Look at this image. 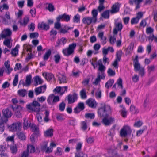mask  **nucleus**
I'll return each instance as SVG.
<instances>
[{"mask_svg":"<svg viewBox=\"0 0 157 157\" xmlns=\"http://www.w3.org/2000/svg\"><path fill=\"white\" fill-rule=\"evenodd\" d=\"M18 75H15L14 78L13 84L14 86H16L18 83Z\"/></svg>","mask_w":157,"mask_h":157,"instance_id":"56","label":"nucleus"},{"mask_svg":"<svg viewBox=\"0 0 157 157\" xmlns=\"http://www.w3.org/2000/svg\"><path fill=\"white\" fill-rule=\"evenodd\" d=\"M40 104L37 101H34L32 103L27 105V108L30 111L36 113L40 112Z\"/></svg>","mask_w":157,"mask_h":157,"instance_id":"3","label":"nucleus"},{"mask_svg":"<svg viewBox=\"0 0 157 157\" xmlns=\"http://www.w3.org/2000/svg\"><path fill=\"white\" fill-rule=\"evenodd\" d=\"M32 79V76L31 75H27L26 78L25 86H29L31 83V80Z\"/></svg>","mask_w":157,"mask_h":157,"instance_id":"30","label":"nucleus"},{"mask_svg":"<svg viewBox=\"0 0 157 157\" xmlns=\"http://www.w3.org/2000/svg\"><path fill=\"white\" fill-rule=\"evenodd\" d=\"M133 63L135 71H139V74L142 76L144 75V68L140 66L139 62L138 56L137 55L135 56V59H133Z\"/></svg>","mask_w":157,"mask_h":157,"instance_id":"2","label":"nucleus"},{"mask_svg":"<svg viewBox=\"0 0 157 157\" xmlns=\"http://www.w3.org/2000/svg\"><path fill=\"white\" fill-rule=\"evenodd\" d=\"M67 40L65 37H63L60 39H59L56 41V47H59L61 45H64L66 43Z\"/></svg>","mask_w":157,"mask_h":157,"instance_id":"19","label":"nucleus"},{"mask_svg":"<svg viewBox=\"0 0 157 157\" xmlns=\"http://www.w3.org/2000/svg\"><path fill=\"white\" fill-rule=\"evenodd\" d=\"M122 109L121 110V114L122 116L124 117H125L127 116V112L126 109L123 105L121 106Z\"/></svg>","mask_w":157,"mask_h":157,"instance_id":"47","label":"nucleus"},{"mask_svg":"<svg viewBox=\"0 0 157 157\" xmlns=\"http://www.w3.org/2000/svg\"><path fill=\"white\" fill-rule=\"evenodd\" d=\"M59 79L60 81V83L67 82L66 77L64 75H60L59 76Z\"/></svg>","mask_w":157,"mask_h":157,"instance_id":"33","label":"nucleus"},{"mask_svg":"<svg viewBox=\"0 0 157 157\" xmlns=\"http://www.w3.org/2000/svg\"><path fill=\"white\" fill-rule=\"evenodd\" d=\"M108 75L110 76H114L115 75V72L111 68H109L107 71Z\"/></svg>","mask_w":157,"mask_h":157,"instance_id":"55","label":"nucleus"},{"mask_svg":"<svg viewBox=\"0 0 157 157\" xmlns=\"http://www.w3.org/2000/svg\"><path fill=\"white\" fill-rule=\"evenodd\" d=\"M80 95L82 99H85L86 98V90L84 88L80 92Z\"/></svg>","mask_w":157,"mask_h":157,"instance_id":"39","label":"nucleus"},{"mask_svg":"<svg viewBox=\"0 0 157 157\" xmlns=\"http://www.w3.org/2000/svg\"><path fill=\"white\" fill-rule=\"evenodd\" d=\"M94 19L92 17H84L82 19L83 23L87 25H90L92 22L95 23L96 22L94 21Z\"/></svg>","mask_w":157,"mask_h":157,"instance_id":"15","label":"nucleus"},{"mask_svg":"<svg viewBox=\"0 0 157 157\" xmlns=\"http://www.w3.org/2000/svg\"><path fill=\"white\" fill-rule=\"evenodd\" d=\"M77 107L81 111L83 110L85 108L84 103L81 102L78 104Z\"/></svg>","mask_w":157,"mask_h":157,"instance_id":"64","label":"nucleus"},{"mask_svg":"<svg viewBox=\"0 0 157 157\" xmlns=\"http://www.w3.org/2000/svg\"><path fill=\"white\" fill-rule=\"evenodd\" d=\"M6 122H4L3 121H0V133H2L4 129V124Z\"/></svg>","mask_w":157,"mask_h":157,"instance_id":"49","label":"nucleus"},{"mask_svg":"<svg viewBox=\"0 0 157 157\" xmlns=\"http://www.w3.org/2000/svg\"><path fill=\"white\" fill-rule=\"evenodd\" d=\"M148 40L149 42H152L154 40V41L157 42V36H155L153 34H151L148 37Z\"/></svg>","mask_w":157,"mask_h":157,"instance_id":"31","label":"nucleus"},{"mask_svg":"<svg viewBox=\"0 0 157 157\" xmlns=\"http://www.w3.org/2000/svg\"><path fill=\"white\" fill-rule=\"evenodd\" d=\"M72 29V28L65 25L60 29L59 33L61 34H65L69 33L68 30Z\"/></svg>","mask_w":157,"mask_h":157,"instance_id":"16","label":"nucleus"},{"mask_svg":"<svg viewBox=\"0 0 157 157\" xmlns=\"http://www.w3.org/2000/svg\"><path fill=\"white\" fill-rule=\"evenodd\" d=\"M61 21H64L66 22L69 21L70 20V16L64 13L63 15H59L57 17Z\"/></svg>","mask_w":157,"mask_h":157,"instance_id":"17","label":"nucleus"},{"mask_svg":"<svg viewBox=\"0 0 157 157\" xmlns=\"http://www.w3.org/2000/svg\"><path fill=\"white\" fill-rule=\"evenodd\" d=\"M38 28L40 29H42L44 30H47L49 29L50 27L49 25L46 24L43 22L38 24Z\"/></svg>","mask_w":157,"mask_h":157,"instance_id":"20","label":"nucleus"},{"mask_svg":"<svg viewBox=\"0 0 157 157\" xmlns=\"http://www.w3.org/2000/svg\"><path fill=\"white\" fill-rule=\"evenodd\" d=\"M139 20L136 17L132 18L131 20V24L132 25L136 24L138 23Z\"/></svg>","mask_w":157,"mask_h":157,"instance_id":"61","label":"nucleus"},{"mask_svg":"<svg viewBox=\"0 0 157 157\" xmlns=\"http://www.w3.org/2000/svg\"><path fill=\"white\" fill-rule=\"evenodd\" d=\"M63 150L59 147H58L57 148V150L55 154L56 155L58 156L61 155L62 154Z\"/></svg>","mask_w":157,"mask_h":157,"instance_id":"54","label":"nucleus"},{"mask_svg":"<svg viewBox=\"0 0 157 157\" xmlns=\"http://www.w3.org/2000/svg\"><path fill=\"white\" fill-rule=\"evenodd\" d=\"M11 38H7L6 39L3 41V44L9 48H10L11 46L10 45Z\"/></svg>","mask_w":157,"mask_h":157,"instance_id":"37","label":"nucleus"},{"mask_svg":"<svg viewBox=\"0 0 157 157\" xmlns=\"http://www.w3.org/2000/svg\"><path fill=\"white\" fill-rule=\"evenodd\" d=\"M34 80L36 82L35 85V86H37L38 84H41L43 82V81L41 79V78L39 76H36L34 78Z\"/></svg>","mask_w":157,"mask_h":157,"instance_id":"25","label":"nucleus"},{"mask_svg":"<svg viewBox=\"0 0 157 157\" xmlns=\"http://www.w3.org/2000/svg\"><path fill=\"white\" fill-rule=\"evenodd\" d=\"M82 146V144L80 142H78L76 144V150L77 152L80 151L81 149Z\"/></svg>","mask_w":157,"mask_h":157,"instance_id":"58","label":"nucleus"},{"mask_svg":"<svg viewBox=\"0 0 157 157\" xmlns=\"http://www.w3.org/2000/svg\"><path fill=\"white\" fill-rule=\"evenodd\" d=\"M66 104L64 102L61 103L59 105V110L61 111H63L65 108Z\"/></svg>","mask_w":157,"mask_h":157,"instance_id":"50","label":"nucleus"},{"mask_svg":"<svg viewBox=\"0 0 157 157\" xmlns=\"http://www.w3.org/2000/svg\"><path fill=\"white\" fill-rule=\"evenodd\" d=\"M87 122L86 121H82L81 123V128L83 130H85L87 128Z\"/></svg>","mask_w":157,"mask_h":157,"instance_id":"51","label":"nucleus"},{"mask_svg":"<svg viewBox=\"0 0 157 157\" xmlns=\"http://www.w3.org/2000/svg\"><path fill=\"white\" fill-rule=\"evenodd\" d=\"M85 117L86 118L93 119L94 118V114L93 113H87L85 114Z\"/></svg>","mask_w":157,"mask_h":157,"instance_id":"53","label":"nucleus"},{"mask_svg":"<svg viewBox=\"0 0 157 157\" xmlns=\"http://www.w3.org/2000/svg\"><path fill=\"white\" fill-rule=\"evenodd\" d=\"M4 32L5 33H1L0 35L2 38H5L12 34V32L9 29L7 28L5 30Z\"/></svg>","mask_w":157,"mask_h":157,"instance_id":"21","label":"nucleus"},{"mask_svg":"<svg viewBox=\"0 0 157 157\" xmlns=\"http://www.w3.org/2000/svg\"><path fill=\"white\" fill-rule=\"evenodd\" d=\"M22 128L21 124L20 122L13 123L8 127L10 131L14 132L17 131H20Z\"/></svg>","mask_w":157,"mask_h":157,"instance_id":"7","label":"nucleus"},{"mask_svg":"<svg viewBox=\"0 0 157 157\" xmlns=\"http://www.w3.org/2000/svg\"><path fill=\"white\" fill-rule=\"evenodd\" d=\"M51 51L50 49L48 50L44 55L43 59L44 60L47 61L48 60L51 54Z\"/></svg>","mask_w":157,"mask_h":157,"instance_id":"26","label":"nucleus"},{"mask_svg":"<svg viewBox=\"0 0 157 157\" xmlns=\"http://www.w3.org/2000/svg\"><path fill=\"white\" fill-rule=\"evenodd\" d=\"M132 130L128 125L124 126L120 131V135L121 137H125L128 135L131 134Z\"/></svg>","mask_w":157,"mask_h":157,"instance_id":"6","label":"nucleus"},{"mask_svg":"<svg viewBox=\"0 0 157 157\" xmlns=\"http://www.w3.org/2000/svg\"><path fill=\"white\" fill-rule=\"evenodd\" d=\"M20 47L19 44H17L16 47L13 49L12 50L11 53L12 56H16L18 55V48Z\"/></svg>","mask_w":157,"mask_h":157,"instance_id":"24","label":"nucleus"},{"mask_svg":"<svg viewBox=\"0 0 157 157\" xmlns=\"http://www.w3.org/2000/svg\"><path fill=\"white\" fill-rule=\"evenodd\" d=\"M143 0H129L128 3L131 6H133L135 3L136 5L135 9L137 10L140 8V4Z\"/></svg>","mask_w":157,"mask_h":157,"instance_id":"13","label":"nucleus"},{"mask_svg":"<svg viewBox=\"0 0 157 157\" xmlns=\"http://www.w3.org/2000/svg\"><path fill=\"white\" fill-rule=\"evenodd\" d=\"M18 95L22 97H24L27 94V91L25 89H21L18 91Z\"/></svg>","mask_w":157,"mask_h":157,"instance_id":"32","label":"nucleus"},{"mask_svg":"<svg viewBox=\"0 0 157 157\" xmlns=\"http://www.w3.org/2000/svg\"><path fill=\"white\" fill-rule=\"evenodd\" d=\"M53 135V130L49 129L44 132V135L45 137H52Z\"/></svg>","mask_w":157,"mask_h":157,"instance_id":"23","label":"nucleus"},{"mask_svg":"<svg viewBox=\"0 0 157 157\" xmlns=\"http://www.w3.org/2000/svg\"><path fill=\"white\" fill-rule=\"evenodd\" d=\"M24 121L23 128L24 129H26L30 127V125H31V123L30 121L28 122V120L24 118Z\"/></svg>","mask_w":157,"mask_h":157,"instance_id":"29","label":"nucleus"},{"mask_svg":"<svg viewBox=\"0 0 157 157\" xmlns=\"http://www.w3.org/2000/svg\"><path fill=\"white\" fill-rule=\"evenodd\" d=\"M10 150L12 153L13 154H16L17 150V147L16 145H13L10 146Z\"/></svg>","mask_w":157,"mask_h":157,"instance_id":"44","label":"nucleus"},{"mask_svg":"<svg viewBox=\"0 0 157 157\" xmlns=\"http://www.w3.org/2000/svg\"><path fill=\"white\" fill-rule=\"evenodd\" d=\"M119 4L118 2L116 3L113 5L110 12L112 14L117 13L119 12Z\"/></svg>","mask_w":157,"mask_h":157,"instance_id":"14","label":"nucleus"},{"mask_svg":"<svg viewBox=\"0 0 157 157\" xmlns=\"http://www.w3.org/2000/svg\"><path fill=\"white\" fill-rule=\"evenodd\" d=\"M42 75L48 81L52 80L54 82L55 81L54 75L51 73L44 72L43 73Z\"/></svg>","mask_w":157,"mask_h":157,"instance_id":"12","label":"nucleus"},{"mask_svg":"<svg viewBox=\"0 0 157 157\" xmlns=\"http://www.w3.org/2000/svg\"><path fill=\"white\" fill-rule=\"evenodd\" d=\"M106 67L103 65L99 66L98 70L100 71L102 79H105V70Z\"/></svg>","mask_w":157,"mask_h":157,"instance_id":"18","label":"nucleus"},{"mask_svg":"<svg viewBox=\"0 0 157 157\" xmlns=\"http://www.w3.org/2000/svg\"><path fill=\"white\" fill-rule=\"evenodd\" d=\"M109 11L107 10L104 11L102 14L101 16L105 19H108L109 17Z\"/></svg>","mask_w":157,"mask_h":157,"instance_id":"34","label":"nucleus"},{"mask_svg":"<svg viewBox=\"0 0 157 157\" xmlns=\"http://www.w3.org/2000/svg\"><path fill=\"white\" fill-rule=\"evenodd\" d=\"M78 98V95L75 93H74L73 94H69L68 96L67 100L68 103L71 104L74 102L76 101Z\"/></svg>","mask_w":157,"mask_h":157,"instance_id":"10","label":"nucleus"},{"mask_svg":"<svg viewBox=\"0 0 157 157\" xmlns=\"http://www.w3.org/2000/svg\"><path fill=\"white\" fill-rule=\"evenodd\" d=\"M36 113V118L40 124L42 123V122H43V120L42 119V116L40 115V114L39 113V112Z\"/></svg>","mask_w":157,"mask_h":157,"instance_id":"63","label":"nucleus"},{"mask_svg":"<svg viewBox=\"0 0 157 157\" xmlns=\"http://www.w3.org/2000/svg\"><path fill=\"white\" fill-rule=\"evenodd\" d=\"M46 86L45 85L36 88L35 89V94L37 95L41 93H44L45 91Z\"/></svg>","mask_w":157,"mask_h":157,"instance_id":"11","label":"nucleus"},{"mask_svg":"<svg viewBox=\"0 0 157 157\" xmlns=\"http://www.w3.org/2000/svg\"><path fill=\"white\" fill-rule=\"evenodd\" d=\"M130 111L132 112L133 113H138V109L136 108L135 106L133 105H131L130 107Z\"/></svg>","mask_w":157,"mask_h":157,"instance_id":"46","label":"nucleus"},{"mask_svg":"<svg viewBox=\"0 0 157 157\" xmlns=\"http://www.w3.org/2000/svg\"><path fill=\"white\" fill-rule=\"evenodd\" d=\"M122 54V51L121 50L118 51L116 53V58L119 61H120L121 59V57Z\"/></svg>","mask_w":157,"mask_h":157,"instance_id":"45","label":"nucleus"},{"mask_svg":"<svg viewBox=\"0 0 157 157\" xmlns=\"http://www.w3.org/2000/svg\"><path fill=\"white\" fill-rule=\"evenodd\" d=\"M2 113L3 116L1 117V120L3 121L4 122H7L8 121V118L11 117L12 113L8 108L3 109Z\"/></svg>","mask_w":157,"mask_h":157,"instance_id":"5","label":"nucleus"},{"mask_svg":"<svg viewBox=\"0 0 157 157\" xmlns=\"http://www.w3.org/2000/svg\"><path fill=\"white\" fill-rule=\"evenodd\" d=\"M86 104L90 107L95 108L98 104L95 100L92 98H90L86 101Z\"/></svg>","mask_w":157,"mask_h":157,"instance_id":"9","label":"nucleus"},{"mask_svg":"<svg viewBox=\"0 0 157 157\" xmlns=\"http://www.w3.org/2000/svg\"><path fill=\"white\" fill-rule=\"evenodd\" d=\"M92 14L93 15L92 17L94 19V21L96 22L97 21V16L98 14L97 10L96 9H93L92 11Z\"/></svg>","mask_w":157,"mask_h":157,"instance_id":"38","label":"nucleus"},{"mask_svg":"<svg viewBox=\"0 0 157 157\" xmlns=\"http://www.w3.org/2000/svg\"><path fill=\"white\" fill-rule=\"evenodd\" d=\"M56 19L57 22L55 23L54 27L58 29L61 28V25L60 23V20L57 17L56 18Z\"/></svg>","mask_w":157,"mask_h":157,"instance_id":"42","label":"nucleus"},{"mask_svg":"<svg viewBox=\"0 0 157 157\" xmlns=\"http://www.w3.org/2000/svg\"><path fill=\"white\" fill-rule=\"evenodd\" d=\"M97 75V78H96L95 81L93 82V84L95 85H97L100 82L101 79V73L100 72H98Z\"/></svg>","mask_w":157,"mask_h":157,"instance_id":"28","label":"nucleus"},{"mask_svg":"<svg viewBox=\"0 0 157 157\" xmlns=\"http://www.w3.org/2000/svg\"><path fill=\"white\" fill-rule=\"evenodd\" d=\"M115 28L117 29L118 31H121L123 28V25L121 22L115 23Z\"/></svg>","mask_w":157,"mask_h":157,"instance_id":"35","label":"nucleus"},{"mask_svg":"<svg viewBox=\"0 0 157 157\" xmlns=\"http://www.w3.org/2000/svg\"><path fill=\"white\" fill-rule=\"evenodd\" d=\"M101 105L98 109V116L101 117H108L111 112L110 106L105 104H101Z\"/></svg>","mask_w":157,"mask_h":157,"instance_id":"1","label":"nucleus"},{"mask_svg":"<svg viewBox=\"0 0 157 157\" xmlns=\"http://www.w3.org/2000/svg\"><path fill=\"white\" fill-rule=\"evenodd\" d=\"M107 117H104L101 121L102 123L106 126L110 125L114 122L115 120L113 117H110L108 118Z\"/></svg>","mask_w":157,"mask_h":157,"instance_id":"8","label":"nucleus"},{"mask_svg":"<svg viewBox=\"0 0 157 157\" xmlns=\"http://www.w3.org/2000/svg\"><path fill=\"white\" fill-rule=\"evenodd\" d=\"M55 62L56 63L58 64L59 62L61 57L59 54L55 55L54 56Z\"/></svg>","mask_w":157,"mask_h":157,"instance_id":"52","label":"nucleus"},{"mask_svg":"<svg viewBox=\"0 0 157 157\" xmlns=\"http://www.w3.org/2000/svg\"><path fill=\"white\" fill-rule=\"evenodd\" d=\"M80 16L78 14L75 15L73 17V22L75 23H78L80 21Z\"/></svg>","mask_w":157,"mask_h":157,"instance_id":"59","label":"nucleus"},{"mask_svg":"<svg viewBox=\"0 0 157 157\" xmlns=\"http://www.w3.org/2000/svg\"><path fill=\"white\" fill-rule=\"evenodd\" d=\"M26 151H27L28 152L29 151L30 153H34L35 151V147L32 145H28Z\"/></svg>","mask_w":157,"mask_h":157,"instance_id":"40","label":"nucleus"},{"mask_svg":"<svg viewBox=\"0 0 157 157\" xmlns=\"http://www.w3.org/2000/svg\"><path fill=\"white\" fill-rule=\"evenodd\" d=\"M17 134L19 139H20L21 140H24L25 139V136L24 133L21 132H17Z\"/></svg>","mask_w":157,"mask_h":157,"instance_id":"48","label":"nucleus"},{"mask_svg":"<svg viewBox=\"0 0 157 157\" xmlns=\"http://www.w3.org/2000/svg\"><path fill=\"white\" fill-rule=\"evenodd\" d=\"M114 80L113 79H111L108 80L105 83V86L107 88L111 87L113 84Z\"/></svg>","mask_w":157,"mask_h":157,"instance_id":"43","label":"nucleus"},{"mask_svg":"<svg viewBox=\"0 0 157 157\" xmlns=\"http://www.w3.org/2000/svg\"><path fill=\"white\" fill-rule=\"evenodd\" d=\"M47 9L50 12H53L55 10V8L53 5L51 3H49L48 4V6L47 8Z\"/></svg>","mask_w":157,"mask_h":157,"instance_id":"60","label":"nucleus"},{"mask_svg":"<svg viewBox=\"0 0 157 157\" xmlns=\"http://www.w3.org/2000/svg\"><path fill=\"white\" fill-rule=\"evenodd\" d=\"M29 21V18L27 16H25L23 18V21H19V23L22 26H25Z\"/></svg>","mask_w":157,"mask_h":157,"instance_id":"27","label":"nucleus"},{"mask_svg":"<svg viewBox=\"0 0 157 157\" xmlns=\"http://www.w3.org/2000/svg\"><path fill=\"white\" fill-rule=\"evenodd\" d=\"M54 96V94H51L48 97L47 99V101L49 105H53L55 104H53V100Z\"/></svg>","mask_w":157,"mask_h":157,"instance_id":"36","label":"nucleus"},{"mask_svg":"<svg viewBox=\"0 0 157 157\" xmlns=\"http://www.w3.org/2000/svg\"><path fill=\"white\" fill-rule=\"evenodd\" d=\"M76 46V44L75 43L70 44L68 48L63 49L62 52L64 56H69L74 53Z\"/></svg>","mask_w":157,"mask_h":157,"instance_id":"4","label":"nucleus"},{"mask_svg":"<svg viewBox=\"0 0 157 157\" xmlns=\"http://www.w3.org/2000/svg\"><path fill=\"white\" fill-rule=\"evenodd\" d=\"M39 36V34L37 32H34L30 33V37L31 38H37Z\"/></svg>","mask_w":157,"mask_h":157,"instance_id":"62","label":"nucleus"},{"mask_svg":"<svg viewBox=\"0 0 157 157\" xmlns=\"http://www.w3.org/2000/svg\"><path fill=\"white\" fill-rule=\"evenodd\" d=\"M30 127L32 129V131L34 132L33 134H35L37 135L39 134V128L37 126L33 124H31V125H30Z\"/></svg>","mask_w":157,"mask_h":157,"instance_id":"22","label":"nucleus"},{"mask_svg":"<svg viewBox=\"0 0 157 157\" xmlns=\"http://www.w3.org/2000/svg\"><path fill=\"white\" fill-rule=\"evenodd\" d=\"M21 108V107L20 106L17 105L16 107V109L15 110V115L18 118H20L21 117V113L20 111L18 110V109L19 108Z\"/></svg>","mask_w":157,"mask_h":157,"instance_id":"41","label":"nucleus"},{"mask_svg":"<svg viewBox=\"0 0 157 157\" xmlns=\"http://www.w3.org/2000/svg\"><path fill=\"white\" fill-rule=\"evenodd\" d=\"M61 88L60 94L62 95L65 92H67L68 86H64L61 87Z\"/></svg>","mask_w":157,"mask_h":157,"instance_id":"57","label":"nucleus"}]
</instances>
